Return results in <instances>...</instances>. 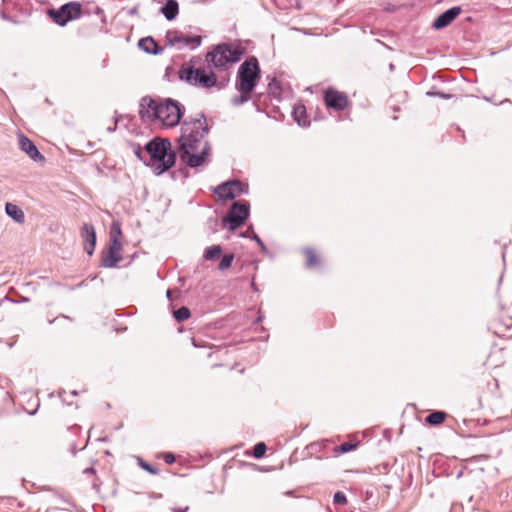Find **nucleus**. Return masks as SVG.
I'll use <instances>...</instances> for the list:
<instances>
[{"label": "nucleus", "instance_id": "nucleus-1", "mask_svg": "<svg viewBox=\"0 0 512 512\" xmlns=\"http://www.w3.org/2000/svg\"><path fill=\"white\" fill-rule=\"evenodd\" d=\"M208 130V124L203 115L182 123L178 151L181 160L188 166L197 167L204 163L209 152L208 143L205 140Z\"/></svg>", "mask_w": 512, "mask_h": 512}, {"label": "nucleus", "instance_id": "nucleus-2", "mask_svg": "<svg viewBox=\"0 0 512 512\" xmlns=\"http://www.w3.org/2000/svg\"><path fill=\"white\" fill-rule=\"evenodd\" d=\"M149 154L148 165L156 175L169 170L176 160V154L172 150L171 142L168 139L155 138L146 145Z\"/></svg>", "mask_w": 512, "mask_h": 512}, {"label": "nucleus", "instance_id": "nucleus-3", "mask_svg": "<svg viewBox=\"0 0 512 512\" xmlns=\"http://www.w3.org/2000/svg\"><path fill=\"white\" fill-rule=\"evenodd\" d=\"M147 113L159 120L166 127H175L179 124L184 109L176 101L167 99L165 101L150 100L148 103Z\"/></svg>", "mask_w": 512, "mask_h": 512}, {"label": "nucleus", "instance_id": "nucleus-4", "mask_svg": "<svg viewBox=\"0 0 512 512\" xmlns=\"http://www.w3.org/2000/svg\"><path fill=\"white\" fill-rule=\"evenodd\" d=\"M237 88L244 100L249 99L250 93L254 90L260 79V68L257 58L246 59L238 69Z\"/></svg>", "mask_w": 512, "mask_h": 512}, {"label": "nucleus", "instance_id": "nucleus-5", "mask_svg": "<svg viewBox=\"0 0 512 512\" xmlns=\"http://www.w3.org/2000/svg\"><path fill=\"white\" fill-rule=\"evenodd\" d=\"M180 78L189 84L202 88H211L217 84L216 75L206 68H195L192 61L184 64L179 71Z\"/></svg>", "mask_w": 512, "mask_h": 512}, {"label": "nucleus", "instance_id": "nucleus-6", "mask_svg": "<svg viewBox=\"0 0 512 512\" xmlns=\"http://www.w3.org/2000/svg\"><path fill=\"white\" fill-rule=\"evenodd\" d=\"M242 54L243 50L241 48L223 43L215 46L212 51L208 52L205 60L215 68H224L228 64L239 61Z\"/></svg>", "mask_w": 512, "mask_h": 512}, {"label": "nucleus", "instance_id": "nucleus-7", "mask_svg": "<svg viewBox=\"0 0 512 512\" xmlns=\"http://www.w3.org/2000/svg\"><path fill=\"white\" fill-rule=\"evenodd\" d=\"M49 17L58 25L65 26L69 21L79 19L82 15V5L79 2H69L59 9H49Z\"/></svg>", "mask_w": 512, "mask_h": 512}, {"label": "nucleus", "instance_id": "nucleus-8", "mask_svg": "<svg viewBox=\"0 0 512 512\" xmlns=\"http://www.w3.org/2000/svg\"><path fill=\"white\" fill-rule=\"evenodd\" d=\"M249 215V205L247 203H233L227 216L223 219L224 225L229 230H235L240 227Z\"/></svg>", "mask_w": 512, "mask_h": 512}, {"label": "nucleus", "instance_id": "nucleus-9", "mask_svg": "<svg viewBox=\"0 0 512 512\" xmlns=\"http://www.w3.org/2000/svg\"><path fill=\"white\" fill-rule=\"evenodd\" d=\"M166 42L170 46H177L178 48L189 47L194 49L201 44L202 38L199 35H190L181 31L172 30L166 33Z\"/></svg>", "mask_w": 512, "mask_h": 512}, {"label": "nucleus", "instance_id": "nucleus-10", "mask_svg": "<svg viewBox=\"0 0 512 512\" xmlns=\"http://www.w3.org/2000/svg\"><path fill=\"white\" fill-rule=\"evenodd\" d=\"M324 103L327 108L343 111L349 106L350 101L345 92L329 87L324 91Z\"/></svg>", "mask_w": 512, "mask_h": 512}, {"label": "nucleus", "instance_id": "nucleus-11", "mask_svg": "<svg viewBox=\"0 0 512 512\" xmlns=\"http://www.w3.org/2000/svg\"><path fill=\"white\" fill-rule=\"evenodd\" d=\"M247 191V186L238 180L228 181L216 187L215 194L221 200H232Z\"/></svg>", "mask_w": 512, "mask_h": 512}, {"label": "nucleus", "instance_id": "nucleus-12", "mask_svg": "<svg viewBox=\"0 0 512 512\" xmlns=\"http://www.w3.org/2000/svg\"><path fill=\"white\" fill-rule=\"evenodd\" d=\"M122 250V243L113 236L108 250L102 255V265L109 268L115 267L122 260Z\"/></svg>", "mask_w": 512, "mask_h": 512}, {"label": "nucleus", "instance_id": "nucleus-13", "mask_svg": "<svg viewBox=\"0 0 512 512\" xmlns=\"http://www.w3.org/2000/svg\"><path fill=\"white\" fill-rule=\"evenodd\" d=\"M83 247L87 254L92 255L96 246V232L92 224L85 223L81 228Z\"/></svg>", "mask_w": 512, "mask_h": 512}, {"label": "nucleus", "instance_id": "nucleus-14", "mask_svg": "<svg viewBox=\"0 0 512 512\" xmlns=\"http://www.w3.org/2000/svg\"><path fill=\"white\" fill-rule=\"evenodd\" d=\"M461 7L456 6L439 15L433 23L435 29H442L450 25L461 13Z\"/></svg>", "mask_w": 512, "mask_h": 512}, {"label": "nucleus", "instance_id": "nucleus-15", "mask_svg": "<svg viewBox=\"0 0 512 512\" xmlns=\"http://www.w3.org/2000/svg\"><path fill=\"white\" fill-rule=\"evenodd\" d=\"M19 147L34 161H43V155L38 151L34 143L26 136L20 135L18 138Z\"/></svg>", "mask_w": 512, "mask_h": 512}, {"label": "nucleus", "instance_id": "nucleus-16", "mask_svg": "<svg viewBox=\"0 0 512 512\" xmlns=\"http://www.w3.org/2000/svg\"><path fill=\"white\" fill-rule=\"evenodd\" d=\"M179 11V6L176 0H167L162 8V13L167 20H173Z\"/></svg>", "mask_w": 512, "mask_h": 512}, {"label": "nucleus", "instance_id": "nucleus-17", "mask_svg": "<svg viewBox=\"0 0 512 512\" xmlns=\"http://www.w3.org/2000/svg\"><path fill=\"white\" fill-rule=\"evenodd\" d=\"M304 257L306 266L309 268H314L318 266L321 262L320 256L317 251L312 248H306L304 250Z\"/></svg>", "mask_w": 512, "mask_h": 512}, {"label": "nucleus", "instance_id": "nucleus-18", "mask_svg": "<svg viewBox=\"0 0 512 512\" xmlns=\"http://www.w3.org/2000/svg\"><path fill=\"white\" fill-rule=\"evenodd\" d=\"M6 213L18 223L24 222V212L15 204L7 203L5 206Z\"/></svg>", "mask_w": 512, "mask_h": 512}, {"label": "nucleus", "instance_id": "nucleus-19", "mask_svg": "<svg viewBox=\"0 0 512 512\" xmlns=\"http://www.w3.org/2000/svg\"><path fill=\"white\" fill-rule=\"evenodd\" d=\"M447 417V414L443 411H434L426 417V422L429 425L437 426L441 425Z\"/></svg>", "mask_w": 512, "mask_h": 512}, {"label": "nucleus", "instance_id": "nucleus-20", "mask_svg": "<svg viewBox=\"0 0 512 512\" xmlns=\"http://www.w3.org/2000/svg\"><path fill=\"white\" fill-rule=\"evenodd\" d=\"M293 116L297 123L301 126H306L309 123L307 120L306 109L303 105L294 107Z\"/></svg>", "mask_w": 512, "mask_h": 512}, {"label": "nucleus", "instance_id": "nucleus-21", "mask_svg": "<svg viewBox=\"0 0 512 512\" xmlns=\"http://www.w3.org/2000/svg\"><path fill=\"white\" fill-rule=\"evenodd\" d=\"M139 47L148 53L156 54L158 52L157 51V43L151 37L141 39L139 41Z\"/></svg>", "mask_w": 512, "mask_h": 512}, {"label": "nucleus", "instance_id": "nucleus-22", "mask_svg": "<svg viewBox=\"0 0 512 512\" xmlns=\"http://www.w3.org/2000/svg\"><path fill=\"white\" fill-rule=\"evenodd\" d=\"M222 253V249L219 245H213L208 247L204 252V258L206 260H214L218 258Z\"/></svg>", "mask_w": 512, "mask_h": 512}, {"label": "nucleus", "instance_id": "nucleus-23", "mask_svg": "<svg viewBox=\"0 0 512 512\" xmlns=\"http://www.w3.org/2000/svg\"><path fill=\"white\" fill-rule=\"evenodd\" d=\"M357 445H358L357 443H353V442L342 443L341 445L336 446L334 448V453L335 454H342V453L350 452V451L356 449Z\"/></svg>", "mask_w": 512, "mask_h": 512}, {"label": "nucleus", "instance_id": "nucleus-24", "mask_svg": "<svg viewBox=\"0 0 512 512\" xmlns=\"http://www.w3.org/2000/svg\"><path fill=\"white\" fill-rule=\"evenodd\" d=\"M233 260H234L233 254L224 255L218 265V269L221 271H225V270L229 269L232 265Z\"/></svg>", "mask_w": 512, "mask_h": 512}, {"label": "nucleus", "instance_id": "nucleus-25", "mask_svg": "<svg viewBox=\"0 0 512 512\" xmlns=\"http://www.w3.org/2000/svg\"><path fill=\"white\" fill-rule=\"evenodd\" d=\"M501 353L502 351L500 349H494L490 352V354L488 355V358H487V362L490 363L493 365L494 368L496 367H499L501 365L504 364V360L502 359V357H500V359L498 361H492V358L495 357V356H501Z\"/></svg>", "mask_w": 512, "mask_h": 512}, {"label": "nucleus", "instance_id": "nucleus-26", "mask_svg": "<svg viewBox=\"0 0 512 512\" xmlns=\"http://www.w3.org/2000/svg\"><path fill=\"white\" fill-rule=\"evenodd\" d=\"M190 315V310L185 306L174 311V317L176 318V320L180 322L187 320L190 317Z\"/></svg>", "mask_w": 512, "mask_h": 512}, {"label": "nucleus", "instance_id": "nucleus-27", "mask_svg": "<svg viewBox=\"0 0 512 512\" xmlns=\"http://www.w3.org/2000/svg\"><path fill=\"white\" fill-rule=\"evenodd\" d=\"M267 447L265 443H257L253 448V456L257 459L262 458L265 455Z\"/></svg>", "mask_w": 512, "mask_h": 512}, {"label": "nucleus", "instance_id": "nucleus-28", "mask_svg": "<svg viewBox=\"0 0 512 512\" xmlns=\"http://www.w3.org/2000/svg\"><path fill=\"white\" fill-rule=\"evenodd\" d=\"M333 501L335 504H338V505L347 504V498H346L345 494L341 491H338L334 494Z\"/></svg>", "mask_w": 512, "mask_h": 512}, {"label": "nucleus", "instance_id": "nucleus-29", "mask_svg": "<svg viewBox=\"0 0 512 512\" xmlns=\"http://www.w3.org/2000/svg\"><path fill=\"white\" fill-rule=\"evenodd\" d=\"M113 236L117 239L121 236V229L118 223H113L110 230V241H113Z\"/></svg>", "mask_w": 512, "mask_h": 512}, {"label": "nucleus", "instance_id": "nucleus-30", "mask_svg": "<svg viewBox=\"0 0 512 512\" xmlns=\"http://www.w3.org/2000/svg\"><path fill=\"white\" fill-rule=\"evenodd\" d=\"M161 457L167 464H173L175 462V456L170 452L163 453Z\"/></svg>", "mask_w": 512, "mask_h": 512}, {"label": "nucleus", "instance_id": "nucleus-31", "mask_svg": "<svg viewBox=\"0 0 512 512\" xmlns=\"http://www.w3.org/2000/svg\"><path fill=\"white\" fill-rule=\"evenodd\" d=\"M141 467L143 469H145L146 471H148L149 473L151 474H157L158 473V470L156 468H153L150 464L148 463H145V462H141Z\"/></svg>", "mask_w": 512, "mask_h": 512}, {"label": "nucleus", "instance_id": "nucleus-32", "mask_svg": "<svg viewBox=\"0 0 512 512\" xmlns=\"http://www.w3.org/2000/svg\"><path fill=\"white\" fill-rule=\"evenodd\" d=\"M193 345L195 347H198V348H202V347H209L208 345H206L204 342H199L197 341L196 339H193Z\"/></svg>", "mask_w": 512, "mask_h": 512}, {"label": "nucleus", "instance_id": "nucleus-33", "mask_svg": "<svg viewBox=\"0 0 512 512\" xmlns=\"http://www.w3.org/2000/svg\"><path fill=\"white\" fill-rule=\"evenodd\" d=\"M173 510H174V512H187L188 506H186L184 508H182V507L174 508Z\"/></svg>", "mask_w": 512, "mask_h": 512}, {"label": "nucleus", "instance_id": "nucleus-34", "mask_svg": "<svg viewBox=\"0 0 512 512\" xmlns=\"http://www.w3.org/2000/svg\"><path fill=\"white\" fill-rule=\"evenodd\" d=\"M493 384L495 389L497 390L499 388L498 380L496 378H492Z\"/></svg>", "mask_w": 512, "mask_h": 512}, {"label": "nucleus", "instance_id": "nucleus-35", "mask_svg": "<svg viewBox=\"0 0 512 512\" xmlns=\"http://www.w3.org/2000/svg\"><path fill=\"white\" fill-rule=\"evenodd\" d=\"M60 319H61L62 321H65V322H67V321H68V318H67V317H62V318H60Z\"/></svg>", "mask_w": 512, "mask_h": 512}]
</instances>
